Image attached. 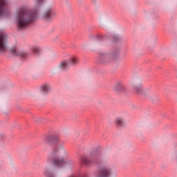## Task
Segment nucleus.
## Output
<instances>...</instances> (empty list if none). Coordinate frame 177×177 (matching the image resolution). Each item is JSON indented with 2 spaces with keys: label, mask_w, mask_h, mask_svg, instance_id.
<instances>
[{
  "label": "nucleus",
  "mask_w": 177,
  "mask_h": 177,
  "mask_svg": "<svg viewBox=\"0 0 177 177\" xmlns=\"http://www.w3.org/2000/svg\"><path fill=\"white\" fill-rule=\"evenodd\" d=\"M44 3V0H36V3L32 9L28 6H22L16 12L15 21L19 28H26L32 21L38 18L41 5Z\"/></svg>",
  "instance_id": "1"
},
{
  "label": "nucleus",
  "mask_w": 177,
  "mask_h": 177,
  "mask_svg": "<svg viewBox=\"0 0 177 177\" xmlns=\"http://www.w3.org/2000/svg\"><path fill=\"white\" fill-rule=\"evenodd\" d=\"M62 150L64 151V149L60 146H57L56 148H55L52 153L53 159L50 158L47 159L48 164H49V162H52L53 165L57 168L64 167L66 165V162L64 160H60L62 157Z\"/></svg>",
  "instance_id": "2"
},
{
  "label": "nucleus",
  "mask_w": 177,
  "mask_h": 177,
  "mask_svg": "<svg viewBox=\"0 0 177 177\" xmlns=\"http://www.w3.org/2000/svg\"><path fill=\"white\" fill-rule=\"evenodd\" d=\"M99 174L96 177H115L117 172L112 168L104 166L98 169Z\"/></svg>",
  "instance_id": "3"
},
{
  "label": "nucleus",
  "mask_w": 177,
  "mask_h": 177,
  "mask_svg": "<svg viewBox=\"0 0 177 177\" xmlns=\"http://www.w3.org/2000/svg\"><path fill=\"white\" fill-rule=\"evenodd\" d=\"M79 60L76 56H73L68 59H65L59 64V68L61 70H66L68 68L71 66H74V64H77Z\"/></svg>",
  "instance_id": "4"
},
{
  "label": "nucleus",
  "mask_w": 177,
  "mask_h": 177,
  "mask_svg": "<svg viewBox=\"0 0 177 177\" xmlns=\"http://www.w3.org/2000/svg\"><path fill=\"white\" fill-rule=\"evenodd\" d=\"M99 156H100V153L95 151L90 153L88 158H82V161L84 164H86V165H93V164H95L96 157H99Z\"/></svg>",
  "instance_id": "5"
},
{
  "label": "nucleus",
  "mask_w": 177,
  "mask_h": 177,
  "mask_svg": "<svg viewBox=\"0 0 177 177\" xmlns=\"http://www.w3.org/2000/svg\"><path fill=\"white\" fill-rule=\"evenodd\" d=\"M8 15V1L6 0H0V17H6Z\"/></svg>",
  "instance_id": "6"
},
{
  "label": "nucleus",
  "mask_w": 177,
  "mask_h": 177,
  "mask_svg": "<svg viewBox=\"0 0 177 177\" xmlns=\"http://www.w3.org/2000/svg\"><path fill=\"white\" fill-rule=\"evenodd\" d=\"M56 16H57V12L52 9H50L44 12L42 17L46 21H52V20L54 19Z\"/></svg>",
  "instance_id": "7"
},
{
  "label": "nucleus",
  "mask_w": 177,
  "mask_h": 177,
  "mask_svg": "<svg viewBox=\"0 0 177 177\" xmlns=\"http://www.w3.org/2000/svg\"><path fill=\"white\" fill-rule=\"evenodd\" d=\"M99 60L102 64H109L113 60V55L110 53H100Z\"/></svg>",
  "instance_id": "8"
},
{
  "label": "nucleus",
  "mask_w": 177,
  "mask_h": 177,
  "mask_svg": "<svg viewBox=\"0 0 177 177\" xmlns=\"http://www.w3.org/2000/svg\"><path fill=\"white\" fill-rule=\"evenodd\" d=\"M6 42H8L7 36L4 32L0 33V52H6L8 49Z\"/></svg>",
  "instance_id": "9"
},
{
  "label": "nucleus",
  "mask_w": 177,
  "mask_h": 177,
  "mask_svg": "<svg viewBox=\"0 0 177 177\" xmlns=\"http://www.w3.org/2000/svg\"><path fill=\"white\" fill-rule=\"evenodd\" d=\"M46 143H57L60 140L59 136H47L43 138Z\"/></svg>",
  "instance_id": "10"
},
{
  "label": "nucleus",
  "mask_w": 177,
  "mask_h": 177,
  "mask_svg": "<svg viewBox=\"0 0 177 177\" xmlns=\"http://www.w3.org/2000/svg\"><path fill=\"white\" fill-rule=\"evenodd\" d=\"M43 175L45 177H56V174L53 172L52 167L48 166L43 169Z\"/></svg>",
  "instance_id": "11"
},
{
  "label": "nucleus",
  "mask_w": 177,
  "mask_h": 177,
  "mask_svg": "<svg viewBox=\"0 0 177 177\" xmlns=\"http://www.w3.org/2000/svg\"><path fill=\"white\" fill-rule=\"evenodd\" d=\"M11 52L15 55V56H22V57H26L27 56V53L26 51H21L19 48L14 47L11 49Z\"/></svg>",
  "instance_id": "12"
},
{
  "label": "nucleus",
  "mask_w": 177,
  "mask_h": 177,
  "mask_svg": "<svg viewBox=\"0 0 177 177\" xmlns=\"http://www.w3.org/2000/svg\"><path fill=\"white\" fill-rule=\"evenodd\" d=\"M40 91L43 93H49V92H52V86L49 83H44L40 86Z\"/></svg>",
  "instance_id": "13"
},
{
  "label": "nucleus",
  "mask_w": 177,
  "mask_h": 177,
  "mask_svg": "<svg viewBox=\"0 0 177 177\" xmlns=\"http://www.w3.org/2000/svg\"><path fill=\"white\" fill-rule=\"evenodd\" d=\"M30 50H32V52H33V53H35V54L41 53V48H39V46H32L30 48Z\"/></svg>",
  "instance_id": "14"
},
{
  "label": "nucleus",
  "mask_w": 177,
  "mask_h": 177,
  "mask_svg": "<svg viewBox=\"0 0 177 177\" xmlns=\"http://www.w3.org/2000/svg\"><path fill=\"white\" fill-rule=\"evenodd\" d=\"M115 124H116V125H119V126H121V125H123L124 124V119L122 118H117L115 120Z\"/></svg>",
  "instance_id": "15"
},
{
  "label": "nucleus",
  "mask_w": 177,
  "mask_h": 177,
  "mask_svg": "<svg viewBox=\"0 0 177 177\" xmlns=\"http://www.w3.org/2000/svg\"><path fill=\"white\" fill-rule=\"evenodd\" d=\"M134 90L138 93H142V92L143 91V86H142V84L137 85L134 87Z\"/></svg>",
  "instance_id": "16"
},
{
  "label": "nucleus",
  "mask_w": 177,
  "mask_h": 177,
  "mask_svg": "<svg viewBox=\"0 0 177 177\" xmlns=\"http://www.w3.org/2000/svg\"><path fill=\"white\" fill-rule=\"evenodd\" d=\"M119 88H122V85H119Z\"/></svg>",
  "instance_id": "17"
},
{
  "label": "nucleus",
  "mask_w": 177,
  "mask_h": 177,
  "mask_svg": "<svg viewBox=\"0 0 177 177\" xmlns=\"http://www.w3.org/2000/svg\"><path fill=\"white\" fill-rule=\"evenodd\" d=\"M115 89H116V91H119L118 88H115Z\"/></svg>",
  "instance_id": "18"
}]
</instances>
